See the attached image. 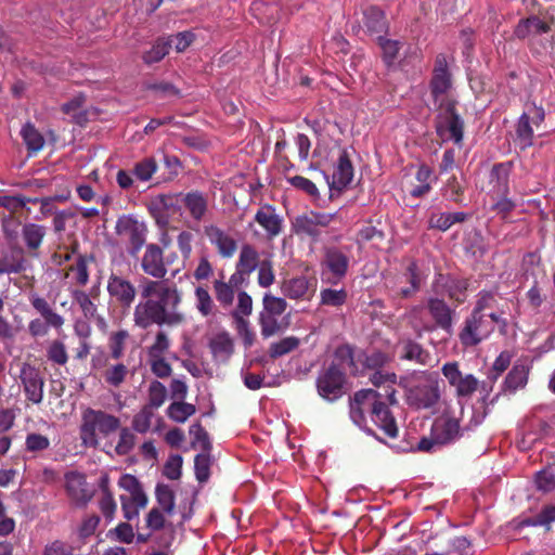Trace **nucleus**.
Instances as JSON below:
<instances>
[{
	"instance_id": "nucleus-1",
	"label": "nucleus",
	"mask_w": 555,
	"mask_h": 555,
	"mask_svg": "<svg viewBox=\"0 0 555 555\" xmlns=\"http://www.w3.org/2000/svg\"><path fill=\"white\" fill-rule=\"evenodd\" d=\"M140 301L133 308L134 325L147 328L153 324L179 326L186 320L179 309L182 293L175 283L143 278Z\"/></svg>"
},
{
	"instance_id": "nucleus-2",
	"label": "nucleus",
	"mask_w": 555,
	"mask_h": 555,
	"mask_svg": "<svg viewBox=\"0 0 555 555\" xmlns=\"http://www.w3.org/2000/svg\"><path fill=\"white\" fill-rule=\"evenodd\" d=\"M384 396L374 389H362L354 393L350 402V418L359 428L371 431L367 427L366 414L371 421L388 437L395 438L398 427L388 406L380 401Z\"/></svg>"
},
{
	"instance_id": "nucleus-3",
	"label": "nucleus",
	"mask_w": 555,
	"mask_h": 555,
	"mask_svg": "<svg viewBox=\"0 0 555 555\" xmlns=\"http://www.w3.org/2000/svg\"><path fill=\"white\" fill-rule=\"evenodd\" d=\"M443 410L435 420L429 437H423L417 449L424 452H435L441 446L453 442L460 437V418L462 413L460 403L448 404L442 402Z\"/></svg>"
},
{
	"instance_id": "nucleus-4",
	"label": "nucleus",
	"mask_w": 555,
	"mask_h": 555,
	"mask_svg": "<svg viewBox=\"0 0 555 555\" xmlns=\"http://www.w3.org/2000/svg\"><path fill=\"white\" fill-rule=\"evenodd\" d=\"M120 427V420L102 410L85 408L81 410L79 437L81 444L87 448H96L100 438H106Z\"/></svg>"
},
{
	"instance_id": "nucleus-5",
	"label": "nucleus",
	"mask_w": 555,
	"mask_h": 555,
	"mask_svg": "<svg viewBox=\"0 0 555 555\" xmlns=\"http://www.w3.org/2000/svg\"><path fill=\"white\" fill-rule=\"evenodd\" d=\"M406 402L416 410H434L441 405V379L438 373L415 375L406 386Z\"/></svg>"
},
{
	"instance_id": "nucleus-6",
	"label": "nucleus",
	"mask_w": 555,
	"mask_h": 555,
	"mask_svg": "<svg viewBox=\"0 0 555 555\" xmlns=\"http://www.w3.org/2000/svg\"><path fill=\"white\" fill-rule=\"evenodd\" d=\"M291 349H256L254 352L246 354L247 365L242 367L241 375L244 385L250 390L260 389L267 385L264 375L261 372L276 373L273 369L274 361L278 357L285 354Z\"/></svg>"
},
{
	"instance_id": "nucleus-7",
	"label": "nucleus",
	"mask_w": 555,
	"mask_h": 555,
	"mask_svg": "<svg viewBox=\"0 0 555 555\" xmlns=\"http://www.w3.org/2000/svg\"><path fill=\"white\" fill-rule=\"evenodd\" d=\"M505 323L502 314H481L473 311L460 332L461 343L465 347L476 346L494 331L495 325H505Z\"/></svg>"
},
{
	"instance_id": "nucleus-8",
	"label": "nucleus",
	"mask_w": 555,
	"mask_h": 555,
	"mask_svg": "<svg viewBox=\"0 0 555 555\" xmlns=\"http://www.w3.org/2000/svg\"><path fill=\"white\" fill-rule=\"evenodd\" d=\"M456 104L457 102L450 98H443L440 101L436 130L441 138L444 137V133H448V139L456 145H461L464 137V120L457 113Z\"/></svg>"
},
{
	"instance_id": "nucleus-9",
	"label": "nucleus",
	"mask_w": 555,
	"mask_h": 555,
	"mask_svg": "<svg viewBox=\"0 0 555 555\" xmlns=\"http://www.w3.org/2000/svg\"><path fill=\"white\" fill-rule=\"evenodd\" d=\"M115 232L127 244V253L135 258L145 245L147 228L131 215L120 216L115 224Z\"/></svg>"
},
{
	"instance_id": "nucleus-10",
	"label": "nucleus",
	"mask_w": 555,
	"mask_h": 555,
	"mask_svg": "<svg viewBox=\"0 0 555 555\" xmlns=\"http://www.w3.org/2000/svg\"><path fill=\"white\" fill-rule=\"evenodd\" d=\"M336 219L337 212L308 210L295 218L293 228L297 235L307 236L317 243L320 241L323 230Z\"/></svg>"
},
{
	"instance_id": "nucleus-11",
	"label": "nucleus",
	"mask_w": 555,
	"mask_h": 555,
	"mask_svg": "<svg viewBox=\"0 0 555 555\" xmlns=\"http://www.w3.org/2000/svg\"><path fill=\"white\" fill-rule=\"evenodd\" d=\"M335 359H348L354 373H363L383 366L388 357L380 349H336Z\"/></svg>"
},
{
	"instance_id": "nucleus-12",
	"label": "nucleus",
	"mask_w": 555,
	"mask_h": 555,
	"mask_svg": "<svg viewBox=\"0 0 555 555\" xmlns=\"http://www.w3.org/2000/svg\"><path fill=\"white\" fill-rule=\"evenodd\" d=\"M350 251L349 246L324 247L322 266L330 273L324 280L326 283L335 285L346 278L350 266Z\"/></svg>"
},
{
	"instance_id": "nucleus-13",
	"label": "nucleus",
	"mask_w": 555,
	"mask_h": 555,
	"mask_svg": "<svg viewBox=\"0 0 555 555\" xmlns=\"http://www.w3.org/2000/svg\"><path fill=\"white\" fill-rule=\"evenodd\" d=\"M182 209V192L159 194L151 201L149 211L159 228H167L170 219Z\"/></svg>"
},
{
	"instance_id": "nucleus-14",
	"label": "nucleus",
	"mask_w": 555,
	"mask_h": 555,
	"mask_svg": "<svg viewBox=\"0 0 555 555\" xmlns=\"http://www.w3.org/2000/svg\"><path fill=\"white\" fill-rule=\"evenodd\" d=\"M106 289L111 300L124 312L131 309L138 294L135 285L130 280L116 273L109 274Z\"/></svg>"
},
{
	"instance_id": "nucleus-15",
	"label": "nucleus",
	"mask_w": 555,
	"mask_h": 555,
	"mask_svg": "<svg viewBox=\"0 0 555 555\" xmlns=\"http://www.w3.org/2000/svg\"><path fill=\"white\" fill-rule=\"evenodd\" d=\"M344 385L345 375L335 364L320 374L317 380L319 395L328 401H334L343 396Z\"/></svg>"
},
{
	"instance_id": "nucleus-16",
	"label": "nucleus",
	"mask_w": 555,
	"mask_h": 555,
	"mask_svg": "<svg viewBox=\"0 0 555 555\" xmlns=\"http://www.w3.org/2000/svg\"><path fill=\"white\" fill-rule=\"evenodd\" d=\"M203 233L222 259H230L237 251V241L219 225L206 224L203 228Z\"/></svg>"
},
{
	"instance_id": "nucleus-17",
	"label": "nucleus",
	"mask_w": 555,
	"mask_h": 555,
	"mask_svg": "<svg viewBox=\"0 0 555 555\" xmlns=\"http://www.w3.org/2000/svg\"><path fill=\"white\" fill-rule=\"evenodd\" d=\"M452 87V75L449 70L447 57L444 54H438L435 60L433 76L429 88L435 103L446 98L444 95Z\"/></svg>"
},
{
	"instance_id": "nucleus-18",
	"label": "nucleus",
	"mask_w": 555,
	"mask_h": 555,
	"mask_svg": "<svg viewBox=\"0 0 555 555\" xmlns=\"http://www.w3.org/2000/svg\"><path fill=\"white\" fill-rule=\"evenodd\" d=\"M140 266L143 273L152 276V280L165 281L168 270L164 260L163 248L159 245L151 243L145 246Z\"/></svg>"
},
{
	"instance_id": "nucleus-19",
	"label": "nucleus",
	"mask_w": 555,
	"mask_h": 555,
	"mask_svg": "<svg viewBox=\"0 0 555 555\" xmlns=\"http://www.w3.org/2000/svg\"><path fill=\"white\" fill-rule=\"evenodd\" d=\"M317 289V280L305 275L283 280L282 294L295 300H310Z\"/></svg>"
},
{
	"instance_id": "nucleus-20",
	"label": "nucleus",
	"mask_w": 555,
	"mask_h": 555,
	"mask_svg": "<svg viewBox=\"0 0 555 555\" xmlns=\"http://www.w3.org/2000/svg\"><path fill=\"white\" fill-rule=\"evenodd\" d=\"M65 489L70 500L76 505H86L92 498L85 475L77 472L65 474Z\"/></svg>"
},
{
	"instance_id": "nucleus-21",
	"label": "nucleus",
	"mask_w": 555,
	"mask_h": 555,
	"mask_svg": "<svg viewBox=\"0 0 555 555\" xmlns=\"http://www.w3.org/2000/svg\"><path fill=\"white\" fill-rule=\"evenodd\" d=\"M25 395L29 401L38 404L43 399V379L37 369L24 364L20 374Z\"/></svg>"
},
{
	"instance_id": "nucleus-22",
	"label": "nucleus",
	"mask_w": 555,
	"mask_h": 555,
	"mask_svg": "<svg viewBox=\"0 0 555 555\" xmlns=\"http://www.w3.org/2000/svg\"><path fill=\"white\" fill-rule=\"evenodd\" d=\"M182 207L196 225L206 217L209 210L208 196L198 190L182 192Z\"/></svg>"
},
{
	"instance_id": "nucleus-23",
	"label": "nucleus",
	"mask_w": 555,
	"mask_h": 555,
	"mask_svg": "<svg viewBox=\"0 0 555 555\" xmlns=\"http://www.w3.org/2000/svg\"><path fill=\"white\" fill-rule=\"evenodd\" d=\"M255 221L264 230L269 238L276 237L283 229V218L276 212L274 206L262 205L255 215Z\"/></svg>"
},
{
	"instance_id": "nucleus-24",
	"label": "nucleus",
	"mask_w": 555,
	"mask_h": 555,
	"mask_svg": "<svg viewBox=\"0 0 555 555\" xmlns=\"http://www.w3.org/2000/svg\"><path fill=\"white\" fill-rule=\"evenodd\" d=\"M352 179L353 166L347 151L343 150L333 172L332 181L328 180L327 176L326 180L331 189L341 191L350 184Z\"/></svg>"
},
{
	"instance_id": "nucleus-25",
	"label": "nucleus",
	"mask_w": 555,
	"mask_h": 555,
	"mask_svg": "<svg viewBox=\"0 0 555 555\" xmlns=\"http://www.w3.org/2000/svg\"><path fill=\"white\" fill-rule=\"evenodd\" d=\"M427 309L437 326L444 332L446 336H450L453 310L444 300L439 298H429L427 301Z\"/></svg>"
},
{
	"instance_id": "nucleus-26",
	"label": "nucleus",
	"mask_w": 555,
	"mask_h": 555,
	"mask_svg": "<svg viewBox=\"0 0 555 555\" xmlns=\"http://www.w3.org/2000/svg\"><path fill=\"white\" fill-rule=\"evenodd\" d=\"M29 302L31 307L40 314V319L52 325V328L59 331L65 323L64 318L59 314L52 307V305L43 297L38 294H31L29 296Z\"/></svg>"
},
{
	"instance_id": "nucleus-27",
	"label": "nucleus",
	"mask_w": 555,
	"mask_h": 555,
	"mask_svg": "<svg viewBox=\"0 0 555 555\" xmlns=\"http://www.w3.org/2000/svg\"><path fill=\"white\" fill-rule=\"evenodd\" d=\"M548 31H551V25L548 23L542 21L537 15H531L519 20L514 28V36L524 40L531 36L547 34Z\"/></svg>"
},
{
	"instance_id": "nucleus-28",
	"label": "nucleus",
	"mask_w": 555,
	"mask_h": 555,
	"mask_svg": "<svg viewBox=\"0 0 555 555\" xmlns=\"http://www.w3.org/2000/svg\"><path fill=\"white\" fill-rule=\"evenodd\" d=\"M47 229L42 224L28 222L22 228V237L27 249L33 253L38 250L46 237Z\"/></svg>"
},
{
	"instance_id": "nucleus-29",
	"label": "nucleus",
	"mask_w": 555,
	"mask_h": 555,
	"mask_svg": "<svg viewBox=\"0 0 555 555\" xmlns=\"http://www.w3.org/2000/svg\"><path fill=\"white\" fill-rule=\"evenodd\" d=\"M415 180L417 184L411 186L409 190L410 195L414 198H420L428 194L434 180L430 167L426 164L420 165L415 173Z\"/></svg>"
},
{
	"instance_id": "nucleus-30",
	"label": "nucleus",
	"mask_w": 555,
	"mask_h": 555,
	"mask_svg": "<svg viewBox=\"0 0 555 555\" xmlns=\"http://www.w3.org/2000/svg\"><path fill=\"white\" fill-rule=\"evenodd\" d=\"M468 215L463 211L433 214L428 220L430 229L442 232L448 231L453 224L466 221Z\"/></svg>"
},
{
	"instance_id": "nucleus-31",
	"label": "nucleus",
	"mask_w": 555,
	"mask_h": 555,
	"mask_svg": "<svg viewBox=\"0 0 555 555\" xmlns=\"http://www.w3.org/2000/svg\"><path fill=\"white\" fill-rule=\"evenodd\" d=\"M212 291L216 300L223 309H228L233 305L236 292L225 282L223 271H220L218 279L212 282Z\"/></svg>"
},
{
	"instance_id": "nucleus-32",
	"label": "nucleus",
	"mask_w": 555,
	"mask_h": 555,
	"mask_svg": "<svg viewBox=\"0 0 555 555\" xmlns=\"http://www.w3.org/2000/svg\"><path fill=\"white\" fill-rule=\"evenodd\" d=\"M260 256L256 247L250 244H244L241 247L235 267L250 275L260 266Z\"/></svg>"
},
{
	"instance_id": "nucleus-33",
	"label": "nucleus",
	"mask_w": 555,
	"mask_h": 555,
	"mask_svg": "<svg viewBox=\"0 0 555 555\" xmlns=\"http://www.w3.org/2000/svg\"><path fill=\"white\" fill-rule=\"evenodd\" d=\"M363 25L370 34H380L386 31L387 22L384 12L377 7H370L363 12Z\"/></svg>"
},
{
	"instance_id": "nucleus-34",
	"label": "nucleus",
	"mask_w": 555,
	"mask_h": 555,
	"mask_svg": "<svg viewBox=\"0 0 555 555\" xmlns=\"http://www.w3.org/2000/svg\"><path fill=\"white\" fill-rule=\"evenodd\" d=\"M533 125L528 119L527 113H522L516 124V143L521 150L533 145L534 130Z\"/></svg>"
},
{
	"instance_id": "nucleus-35",
	"label": "nucleus",
	"mask_w": 555,
	"mask_h": 555,
	"mask_svg": "<svg viewBox=\"0 0 555 555\" xmlns=\"http://www.w3.org/2000/svg\"><path fill=\"white\" fill-rule=\"evenodd\" d=\"M74 298L79 305L83 315L88 319L96 320L100 328L104 331L107 326L106 322L103 317L98 314L96 305L91 300L90 296L82 291H76L74 292Z\"/></svg>"
},
{
	"instance_id": "nucleus-36",
	"label": "nucleus",
	"mask_w": 555,
	"mask_h": 555,
	"mask_svg": "<svg viewBox=\"0 0 555 555\" xmlns=\"http://www.w3.org/2000/svg\"><path fill=\"white\" fill-rule=\"evenodd\" d=\"M512 169V163H499L492 167L490 172V181L495 182L494 188L496 189V193L501 195H507L508 188V177Z\"/></svg>"
},
{
	"instance_id": "nucleus-37",
	"label": "nucleus",
	"mask_w": 555,
	"mask_h": 555,
	"mask_svg": "<svg viewBox=\"0 0 555 555\" xmlns=\"http://www.w3.org/2000/svg\"><path fill=\"white\" fill-rule=\"evenodd\" d=\"M21 135L26 145L29 156L37 154L39 151L43 149L44 138L33 124H25L21 130Z\"/></svg>"
},
{
	"instance_id": "nucleus-38",
	"label": "nucleus",
	"mask_w": 555,
	"mask_h": 555,
	"mask_svg": "<svg viewBox=\"0 0 555 555\" xmlns=\"http://www.w3.org/2000/svg\"><path fill=\"white\" fill-rule=\"evenodd\" d=\"M146 526L153 531L163 530L166 535V541L163 543L169 546L173 540V527L166 525L163 513L157 508H152L146 517Z\"/></svg>"
},
{
	"instance_id": "nucleus-39",
	"label": "nucleus",
	"mask_w": 555,
	"mask_h": 555,
	"mask_svg": "<svg viewBox=\"0 0 555 555\" xmlns=\"http://www.w3.org/2000/svg\"><path fill=\"white\" fill-rule=\"evenodd\" d=\"M118 486L128 492L127 495H132L134 501H138L140 505L147 504V498L141 488L139 480L130 475L124 474L118 480Z\"/></svg>"
},
{
	"instance_id": "nucleus-40",
	"label": "nucleus",
	"mask_w": 555,
	"mask_h": 555,
	"mask_svg": "<svg viewBox=\"0 0 555 555\" xmlns=\"http://www.w3.org/2000/svg\"><path fill=\"white\" fill-rule=\"evenodd\" d=\"M195 412L196 408L194 404L182 400L172 402L167 409L168 417L176 423L186 422Z\"/></svg>"
},
{
	"instance_id": "nucleus-41",
	"label": "nucleus",
	"mask_w": 555,
	"mask_h": 555,
	"mask_svg": "<svg viewBox=\"0 0 555 555\" xmlns=\"http://www.w3.org/2000/svg\"><path fill=\"white\" fill-rule=\"evenodd\" d=\"M473 311L481 314H504L498 310V300L495 295L488 291H481L478 294V299Z\"/></svg>"
},
{
	"instance_id": "nucleus-42",
	"label": "nucleus",
	"mask_w": 555,
	"mask_h": 555,
	"mask_svg": "<svg viewBox=\"0 0 555 555\" xmlns=\"http://www.w3.org/2000/svg\"><path fill=\"white\" fill-rule=\"evenodd\" d=\"M171 48V42L165 38H158L151 50L146 51L142 59L146 64H153L162 61Z\"/></svg>"
},
{
	"instance_id": "nucleus-43",
	"label": "nucleus",
	"mask_w": 555,
	"mask_h": 555,
	"mask_svg": "<svg viewBox=\"0 0 555 555\" xmlns=\"http://www.w3.org/2000/svg\"><path fill=\"white\" fill-rule=\"evenodd\" d=\"M196 309L203 317H208L216 310V305L207 287L197 286L195 288Z\"/></svg>"
},
{
	"instance_id": "nucleus-44",
	"label": "nucleus",
	"mask_w": 555,
	"mask_h": 555,
	"mask_svg": "<svg viewBox=\"0 0 555 555\" xmlns=\"http://www.w3.org/2000/svg\"><path fill=\"white\" fill-rule=\"evenodd\" d=\"M155 495L158 505L167 515H172L175 509V493L167 485H157Z\"/></svg>"
},
{
	"instance_id": "nucleus-45",
	"label": "nucleus",
	"mask_w": 555,
	"mask_h": 555,
	"mask_svg": "<svg viewBox=\"0 0 555 555\" xmlns=\"http://www.w3.org/2000/svg\"><path fill=\"white\" fill-rule=\"evenodd\" d=\"M528 380V370L525 365H515L511 372L507 374L505 378L506 387L516 391L519 388H522Z\"/></svg>"
},
{
	"instance_id": "nucleus-46",
	"label": "nucleus",
	"mask_w": 555,
	"mask_h": 555,
	"mask_svg": "<svg viewBox=\"0 0 555 555\" xmlns=\"http://www.w3.org/2000/svg\"><path fill=\"white\" fill-rule=\"evenodd\" d=\"M348 294L345 288H323L320 292L321 305L330 307H341L346 304Z\"/></svg>"
},
{
	"instance_id": "nucleus-47",
	"label": "nucleus",
	"mask_w": 555,
	"mask_h": 555,
	"mask_svg": "<svg viewBox=\"0 0 555 555\" xmlns=\"http://www.w3.org/2000/svg\"><path fill=\"white\" fill-rule=\"evenodd\" d=\"M157 170L156 160L146 157L134 164L132 175L140 181H149Z\"/></svg>"
},
{
	"instance_id": "nucleus-48",
	"label": "nucleus",
	"mask_w": 555,
	"mask_h": 555,
	"mask_svg": "<svg viewBox=\"0 0 555 555\" xmlns=\"http://www.w3.org/2000/svg\"><path fill=\"white\" fill-rule=\"evenodd\" d=\"M371 382L376 387H379L380 385H384V384H388L387 388H386V393L384 396L388 398V400L391 404L396 403V398H395L396 391L391 387L396 383V374L383 373L380 371H376L372 375Z\"/></svg>"
},
{
	"instance_id": "nucleus-49",
	"label": "nucleus",
	"mask_w": 555,
	"mask_h": 555,
	"mask_svg": "<svg viewBox=\"0 0 555 555\" xmlns=\"http://www.w3.org/2000/svg\"><path fill=\"white\" fill-rule=\"evenodd\" d=\"M93 259L92 255H78L75 264L69 268L70 271L76 272V283L78 285L85 286L89 282L88 263Z\"/></svg>"
},
{
	"instance_id": "nucleus-50",
	"label": "nucleus",
	"mask_w": 555,
	"mask_h": 555,
	"mask_svg": "<svg viewBox=\"0 0 555 555\" xmlns=\"http://www.w3.org/2000/svg\"><path fill=\"white\" fill-rule=\"evenodd\" d=\"M385 240L383 230L376 228L371 222L364 224L357 233L358 243L372 242L375 244L382 243Z\"/></svg>"
},
{
	"instance_id": "nucleus-51",
	"label": "nucleus",
	"mask_w": 555,
	"mask_h": 555,
	"mask_svg": "<svg viewBox=\"0 0 555 555\" xmlns=\"http://www.w3.org/2000/svg\"><path fill=\"white\" fill-rule=\"evenodd\" d=\"M262 302L264 313L275 317L282 315L287 308V302L284 298L276 297L271 294H264Z\"/></svg>"
},
{
	"instance_id": "nucleus-52",
	"label": "nucleus",
	"mask_w": 555,
	"mask_h": 555,
	"mask_svg": "<svg viewBox=\"0 0 555 555\" xmlns=\"http://www.w3.org/2000/svg\"><path fill=\"white\" fill-rule=\"evenodd\" d=\"M377 41L383 52L384 62L391 65L400 50L399 41L386 39L383 36H378Z\"/></svg>"
},
{
	"instance_id": "nucleus-53",
	"label": "nucleus",
	"mask_w": 555,
	"mask_h": 555,
	"mask_svg": "<svg viewBox=\"0 0 555 555\" xmlns=\"http://www.w3.org/2000/svg\"><path fill=\"white\" fill-rule=\"evenodd\" d=\"M43 555H80V553L69 543L54 540L46 544Z\"/></svg>"
},
{
	"instance_id": "nucleus-54",
	"label": "nucleus",
	"mask_w": 555,
	"mask_h": 555,
	"mask_svg": "<svg viewBox=\"0 0 555 555\" xmlns=\"http://www.w3.org/2000/svg\"><path fill=\"white\" fill-rule=\"evenodd\" d=\"M153 416L154 413L151 406L145 405L133 416L132 428L140 434L146 433L151 427Z\"/></svg>"
},
{
	"instance_id": "nucleus-55",
	"label": "nucleus",
	"mask_w": 555,
	"mask_h": 555,
	"mask_svg": "<svg viewBox=\"0 0 555 555\" xmlns=\"http://www.w3.org/2000/svg\"><path fill=\"white\" fill-rule=\"evenodd\" d=\"M135 436L129 428H121L115 451L118 455L128 454L134 447Z\"/></svg>"
},
{
	"instance_id": "nucleus-56",
	"label": "nucleus",
	"mask_w": 555,
	"mask_h": 555,
	"mask_svg": "<svg viewBox=\"0 0 555 555\" xmlns=\"http://www.w3.org/2000/svg\"><path fill=\"white\" fill-rule=\"evenodd\" d=\"M208 347H233L230 334L222 328H211L207 333Z\"/></svg>"
},
{
	"instance_id": "nucleus-57",
	"label": "nucleus",
	"mask_w": 555,
	"mask_h": 555,
	"mask_svg": "<svg viewBox=\"0 0 555 555\" xmlns=\"http://www.w3.org/2000/svg\"><path fill=\"white\" fill-rule=\"evenodd\" d=\"M275 275L271 260L263 259L258 267L257 282L261 287H269L274 283Z\"/></svg>"
},
{
	"instance_id": "nucleus-58",
	"label": "nucleus",
	"mask_w": 555,
	"mask_h": 555,
	"mask_svg": "<svg viewBox=\"0 0 555 555\" xmlns=\"http://www.w3.org/2000/svg\"><path fill=\"white\" fill-rule=\"evenodd\" d=\"M149 392V404L146 406H151L153 410L163 405L167 397V389L162 383L153 382L150 385Z\"/></svg>"
},
{
	"instance_id": "nucleus-59",
	"label": "nucleus",
	"mask_w": 555,
	"mask_h": 555,
	"mask_svg": "<svg viewBox=\"0 0 555 555\" xmlns=\"http://www.w3.org/2000/svg\"><path fill=\"white\" fill-rule=\"evenodd\" d=\"M286 181L295 189L300 190L310 196H319V190L317 185L311 180L302 176L287 177Z\"/></svg>"
},
{
	"instance_id": "nucleus-60",
	"label": "nucleus",
	"mask_w": 555,
	"mask_h": 555,
	"mask_svg": "<svg viewBox=\"0 0 555 555\" xmlns=\"http://www.w3.org/2000/svg\"><path fill=\"white\" fill-rule=\"evenodd\" d=\"M253 311V299L251 297L244 291L238 292L237 294V305L235 310L233 311V319L237 320V318H245L251 314Z\"/></svg>"
},
{
	"instance_id": "nucleus-61",
	"label": "nucleus",
	"mask_w": 555,
	"mask_h": 555,
	"mask_svg": "<svg viewBox=\"0 0 555 555\" xmlns=\"http://www.w3.org/2000/svg\"><path fill=\"white\" fill-rule=\"evenodd\" d=\"M535 485L539 490L548 492L555 489V473L552 467L540 470L535 476Z\"/></svg>"
},
{
	"instance_id": "nucleus-62",
	"label": "nucleus",
	"mask_w": 555,
	"mask_h": 555,
	"mask_svg": "<svg viewBox=\"0 0 555 555\" xmlns=\"http://www.w3.org/2000/svg\"><path fill=\"white\" fill-rule=\"evenodd\" d=\"M443 190H444L443 195L449 201L454 202L456 204L462 203L464 189L462 188V185L460 184V182L455 176H452L451 178L448 179Z\"/></svg>"
},
{
	"instance_id": "nucleus-63",
	"label": "nucleus",
	"mask_w": 555,
	"mask_h": 555,
	"mask_svg": "<svg viewBox=\"0 0 555 555\" xmlns=\"http://www.w3.org/2000/svg\"><path fill=\"white\" fill-rule=\"evenodd\" d=\"M121 509L124 517L128 520H132L139 516L140 509L146 505H140L138 501L133 500L132 495H120Z\"/></svg>"
},
{
	"instance_id": "nucleus-64",
	"label": "nucleus",
	"mask_w": 555,
	"mask_h": 555,
	"mask_svg": "<svg viewBox=\"0 0 555 555\" xmlns=\"http://www.w3.org/2000/svg\"><path fill=\"white\" fill-rule=\"evenodd\" d=\"M278 317L268 313H261L260 326L261 335L266 338L278 334L281 331V323H279Z\"/></svg>"
}]
</instances>
